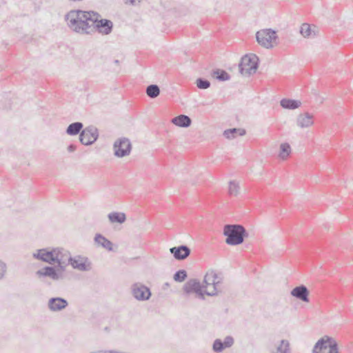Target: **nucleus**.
I'll list each match as a JSON object with an SVG mask.
<instances>
[{
    "label": "nucleus",
    "instance_id": "5701e85b",
    "mask_svg": "<svg viewBox=\"0 0 353 353\" xmlns=\"http://www.w3.org/2000/svg\"><path fill=\"white\" fill-rule=\"evenodd\" d=\"M108 218L112 223H123L126 221V215L124 212H112L108 214Z\"/></svg>",
    "mask_w": 353,
    "mask_h": 353
},
{
    "label": "nucleus",
    "instance_id": "58836bf2",
    "mask_svg": "<svg viewBox=\"0 0 353 353\" xmlns=\"http://www.w3.org/2000/svg\"><path fill=\"white\" fill-rule=\"evenodd\" d=\"M280 157H281V159H282L283 161H284V160H286V159H287V157H288V156L283 155V156H280Z\"/></svg>",
    "mask_w": 353,
    "mask_h": 353
},
{
    "label": "nucleus",
    "instance_id": "473e14b6",
    "mask_svg": "<svg viewBox=\"0 0 353 353\" xmlns=\"http://www.w3.org/2000/svg\"><path fill=\"white\" fill-rule=\"evenodd\" d=\"M8 272V265L5 261L0 259V281L3 280Z\"/></svg>",
    "mask_w": 353,
    "mask_h": 353
},
{
    "label": "nucleus",
    "instance_id": "c756f323",
    "mask_svg": "<svg viewBox=\"0 0 353 353\" xmlns=\"http://www.w3.org/2000/svg\"><path fill=\"white\" fill-rule=\"evenodd\" d=\"M213 77L219 81H225L230 79V74L223 70L216 69L213 72Z\"/></svg>",
    "mask_w": 353,
    "mask_h": 353
},
{
    "label": "nucleus",
    "instance_id": "e433bc0d",
    "mask_svg": "<svg viewBox=\"0 0 353 353\" xmlns=\"http://www.w3.org/2000/svg\"><path fill=\"white\" fill-rule=\"evenodd\" d=\"M198 179H199V176L196 178V179H191L190 180V183L192 185H196V184L199 183V181H198Z\"/></svg>",
    "mask_w": 353,
    "mask_h": 353
},
{
    "label": "nucleus",
    "instance_id": "6ab92c4d",
    "mask_svg": "<svg viewBox=\"0 0 353 353\" xmlns=\"http://www.w3.org/2000/svg\"><path fill=\"white\" fill-rule=\"evenodd\" d=\"M270 353H291L290 341L287 339L279 341L276 345L275 348L270 350Z\"/></svg>",
    "mask_w": 353,
    "mask_h": 353
},
{
    "label": "nucleus",
    "instance_id": "cd10ccee",
    "mask_svg": "<svg viewBox=\"0 0 353 353\" xmlns=\"http://www.w3.org/2000/svg\"><path fill=\"white\" fill-rule=\"evenodd\" d=\"M241 187L239 182L235 180L230 181L228 183V194L230 196H238L240 194Z\"/></svg>",
    "mask_w": 353,
    "mask_h": 353
},
{
    "label": "nucleus",
    "instance_id": "9d476101",
    "mask_svg": "<svg viewBox=\"0 0 353 353\" xmlns=\"http://www.w3.org/2000/svg\"><path fill=\"white\" fill-rule=\"evenodd\" d=\"M131 291L134 298L141 301L149 300L152 295L150 288L140 283H134Z\"/></svg>",
    "mask_w": 353,
    "mask_h": 353
},
{
    "label": "nucleus",
    "instance_id": "2eb2a0df",
    "mask_svg": "<svg viewBox=\"0 0 353 353\" xmlns=\"http://www.w3.org/2000/svg\"><path fill=\"white\" fill-rule=\"evenodd\" d=\"M290 294L303 302L308 303L310 301V292L304 285H300L293 288L290 292Z\"/></svg>",
    "mask_w": 353,
    "mask_h": 353
},
{
    "label": "nucleus",
    "instance_id": "a211bd4d",
    "mask_svg": "<svg viewBox=\"0 0 353 353\" xmlns=\"http://www.w3.org/2000/svg\"><path fill=\"white\" fill-rule=\"evenodd\" d=\"M94 242L98 247H101L108 251H112L113 243L101 234H96Z\"/></svg>",
    "mask_w": 353,
    "mask_h": 353
},
{
    "label": "nucleus",
    "instance_id": "4be33fe9",
    "mask_svg": "<svg viewBox=\"0 0 353 353\" xmlns=\"http://www.w3.org/2000/svg\"><path fill=\"white\" fill-rule=\"evenodd\" d=\"M280 105L284 109L295 110L301 105V102L296 99L284 98L280 101Z\"/></svg>",
    "mask_w": 353,
    "mask_h": 353
},
{
    "label": "nucleus",
    "instance_id": "39448f33",
    "mask_svg": "<svg viewBox=\"0 0 353 353\" xmlns=\"http://www.w3.org/2000/svg\"><path fill=\"white\" fill-rule=\"evenodd\" d=\"M259 59L254 54L244 55L239 64V72L244 76L254 74L259 68Z\"/></svg>",
    "mask_w": 353,
    "mask_h": 353
},
{
    "label": "nucleus",
    "instance_id": "f03ea898",
    "mask_svg": "<svg viewBox=\"0 0 353 353\" xmlns=\"http://www.w3.org/2000/svg\"><path fill=\"white\" fill-rule=\"evenodd\" d=\"M56 266H46L38 270L36 274L39 276L50 277L53 281H59L64 279V272L66 267L70 265L68 261V250L64 252V256L59 257L56 261Z\"/></svg>",
    "mask_w": 353,
    "mask_h": 353
},
{
    "label": "nucleus",
    "instance_id": "7ed1b4c3",
    "mask_svg": "<svg viewBox=\"0 0 353 353\" xmlns=\"http://www.w3.org/2000/svg\"><path fill=\"white\" fill-rule=\"evenodd\" d=\"M223 234L226 237L225 243L232 246L241 245L249 236L245 228L240 224L225 225Z\"/></svg>",
    "mask_w": 353,
    "mask_h": 353
},
{
    "label": "nucleus",
    "instance_id": "1a4fd4ad",
    "mask_svg": "<svg viewBox=\"0 0 353 353\" xmlns=\"http://www.w3.org/2000/svg\"><path fill=\"white\" fill-rule=\"evenodd\" d=\"M98 137V129L93 125H90L82 130L79 134V141L83 145H90L94 143Z\"/></svg>",
    "mask_w": 353,
    "mask_h": 353
},
{
    "label": "nucleus",
    "instance_id": "9b49d317",
    "mask_svg": "<svg viewBox=\"0 0 353 353\" xmlns=\"http://www.w3.org/2000/svg\"><path fill=\"white\" fill-rule=\"evenodd\" d=\"M114 154H130L132 150L130 141L125 137L119 138L113 145Z\"/></svg>",
    "mask_w": 353,
    "mask_h": 353
},
{
    "label": "nucleus",
    "instance_id": "2f4dec72",
    "mask_svg": "<svg viewBox=\"0 0 353 353\" xmlns=\"http://www.w3.org/2000/svg\"><path fill=\"white\" fill-rule=\"evenodd\" d=\"M196 84L199 89L202 90L207 89L210 86V82L204 78H198Z\"/></svg>",
    "mask_w": 353,
    "mask_h": 353
},
{
    "label": "nucleus",
    "instance_id": "20e7f679",
    "mask_svg": "<svg viewBox=\"0 0 353 353\" xmlns=\"http://www.w3.org/2000/svg\"><path fill=\"white\" fill-rule=\"evenodd\" d=\"M67 250L62 247H48L37 250L32 254L34 259L48 263L51 265H54L59 257L64 256V252Z\"/></svg>",
    "mask_w": 353,
    "mask_h": 353
},
{
    "label": "nucleus",
    "instance_id": "f257e3e1",
    "mask_svg": "<svg viewBox=\"0 0 353 353\" xmlns=\"http://www.w3.org/2000/svg\"><path fill=\"white\" fill-rule=\"evenodd\" d=\"M101 15L94 11L73 10L65 15V20L68 27L79 34H90V22L95 23L98 32L105 35L110 34L113 29V23L109 19H99Z\"/></svg>",
    "mask_w": 353,
    "mask_h": 353
},
{
    "label": "nucleus",
    "instance_id": "423d86ee",
    "mask_svg": "<svg viewBox=\"0 0 353 353\" xmlns=\"http://www.w3.org/2000/svg\"><path fill=\"white\" fill-rule=\"evenodd\" d=\"M312 353H339L337 342L329 336H324L315 343Z\"/></svg>",
    "mask_w": 353,
    "mask_h": 353
},
{
    "label": "nucleus",
    "instance_id": "aec40b11",
    "mask_svg": "<svg viewBox=\"0 0 353 353\" xmlns=\"http://www.w3.org/2000/svg\"><path fill=\"white\" fill-rule=\"evenodd\" d=\"M214 278L215 287H213L211 290H208V292H206V295L208 296H213L217 295L219 292H221V285L223 280V276L222 273H216L215 272Z\"/></svg>",
    "mask_w": 353,
    "mask_h": 353
},
{
    "label": "nucleus",
    "instance_id": "412c9836",
    "mask_svg": "<svg viewBox=\"0 0 353 353\" xmlns=\"http://www.w3.org/2000/svg\"><path fill=\"white\" fill-rule=\"evenodd\" d=\"M172 123L181 128H188L192 123L191 119L185 114H180L172 119Z\"/></svg>",
    "mask_w": 353,
    "mask_h": 353
},
{
    "label": "nucleus",
    "instance_id": "a19ab883",
    "mask_svg": "<svg viewBox=\"0 0 353 353\" xmlns=\"http://www.w3.org/2000/svg\"><path fill=\"white\" fill-rule=\"evenodd\" d=\"M114 62H115L116 63H119V61H118V60H115V61H114Z\"/></svg>",
    "mask_w": 353,
    "mask_h": 353
},
{
    "label": "nucleus",
    "instance_id": "0eeeda50",
    "mask_svg": "<svg viewBox=\"0 0 353 353\" xmlns=\"http://www.w3.org/2000/svg\"><path fill=\"white\" fill-rule=\"evenodd\" d=\"M183 291L185 296L194 293L201 300L205 299L208 290H203L202 283L196 279L188 280L183 286Z\"/></svg>",
    "mask_w": 353,
    "mask_h": 353
},
{
    "label": "nucleus",
    "instance_id": "f3484780",
    "mask_svg": "<svg viewBox=\"0 0 353 353\" xmlns=\"http://www.w3.org/2000/svg\"><path fill=\"white\" fill-rule=\"evenodd\" d=\"M313 123V115L308 112L300 114L297 117L296 125L301 128H308L312 125Z\"/></svg>",
    "mask_w": 353,
    "mask_h": 353
},
{
    "label": "nucleus",
    "instance_id": "f8f14e48",
    "mask_svg": "<svg viewBox=\"0 0 353 353\" xmlns=\"http://www.w3.org/2000/svg\"><path fill=\"white\" fill-rule=\"evenodd\" d=\"M68 261L69 264L72 265L74 269L80 270V271H88L90 270V263L87 264L88 261L87 258L82 257L81 256H77L75 257H72L70 254V252L68 251Z\"/></svg>",
    "mask_w": 353,
    "mask_h": 353
},
{
    "label": "nucleus",
    "instance_id": "a878e982",
    "mask_svg": "<svg viewBox=\"0 0 353 353\" xmlns=\"http://www.w3.org/2000/svg\"><path fill=\"white\" fill-rule=\"evenodd\" d=\"M214 276L215 271L214 270H210L205 274L203 279V283H202L203 286V290H207V288H208L211 285L212 286V288L215 287Z\"/></svg>",
    "mask_w": 353,
    "mask_h": 353
},
{
    "label": "nucleus",
    "instance_id": "bb28decb",
    "mask_svg": "<svg viewBox=\"0 0 353 353\" xmlns=\"http://www.w3.org/2000/svg\"><path fill=\"white\" fill-rule=\"evenodd\" d=\"M316 28L314 26L312 29V27L308 23H303L300 28V33L305 38L314 37L316 35V33L314 30Z\"/></svg>",
    "mask_w": 353,
    "mask_h": 353
},
{
    "label": "nucleus",
    "instance_id": "c85d7f7f",
    "mask_svg": "<svg viewBox=\"0 0 353 353\" xmlns=\"http://www.w3.org/2000/svg\"><path fill=\"white\" fill-rule=\"evenodd\" d=\"M146 94L151 99H154L159 95L160 88L157 85L151 84L146 88Z\"/></svg>",
    "mask_w": 353,
    "mask_h": 353
},
{
    "label": "nucleus",
    "instance_id": "ddd939ff",
    "mask_svg": "<svg viewBox=\"0 0 353 353\" xmlns=\"http://www.w3.org/2000/svg\"><path fill=\"white\" fill-rule=\"evenodd\" d=\"M234 343V339L232 336H227L224 341H222L220 339H216L214 341L212 344V350L215 353H221L225 349L232 347Z\"/></svg>",
    "mask_w": 353,
    "mask_h": 353
},
{
    "label": "nucleus",
    "instance_id": "6e6552de",
    "mask_svg": "<svg viewBox=\"0 0 353 353\" xmlns=\"http://www.w3.org/2000/svg\"><path fill=\"white\" fill-rule=\"evenodd\" d=\"M277 38L276 32L271 28L259 30L256 34L259 44L268 49L273 48L272 43H275Z\"/></svg>",
    "mask_w": 353,
    "mask_h": 353
},
{
    "label": "nucleus",
    "instance_id": "c9c22d12",
    "mask_svg": "<svg viewBox=\"0 0 353 353\" xmlns=\"http://www.w3.org/2000/svg\"><path fill=\"white\" fill-rule=\"evenodd\" d=\"M76 150V145H74V144H70L68 146L67 148V151L69 152V153H72V152H74Z\"/></svg>",
    "mask_w": 353,
    "mask_h": 353
},
{
    "label": "nucleus",
    "instance_id": "4468645a",
    "mask_svg": "<svg viewBox=\"0 0 353 353\" xmlns=\"http://www.w3.org/2000/svg\"><path fill=\"white\" fill-rule=\"evenodd\" d=\"M170 252L176 260L183 261L190 256L191 250L188 245H181L170 248Z\"/></svg>",
    "mask_w": 353,
    "mask_h": 353
},
{
    "label": "nucleus",
    "instance_id": "b1692460",
    "mask_svg": "<svg viewBox=\"0 0 353 353\" xmlns=\"http://www.w3.org/2000/svg\"><path fill=\"white\" fill-rule=\"evenodd\" d=\"M245 130L242 128H230L223 132V135L228 139H232L237 137H241L245 134Z\"/></svg>",
    "mask_w": 353,
    "mask_h": 353
},
{
    "label": "nucleus",
    "instance_id": "393cba45",
    "mask_svg": "<svg viewBox=\"0 0 353 353\" xmlns=\"http://www.w3.org/2000/svg\"><path fill=\"white\" fill-rule=\"evenodd\" d=\"M83 128V124L81 122L77 121L70 123L68 126L65 132L68 135L74 136L78 134H80L82 131Z\"/></svg>",
    "mask_w": 353,
    "mask_h": 353
},
{
    "label": "nucleus",
    "instance_id": "72a5a7b5",
    "mask_svg": "<svg viewBox=\"0 0 353 353\" xmlns=\"http://www.w3.org/2000/svg\"><path fill=\"white\" fill-rule=\"evenodd\" d=\"M281 153L279 154H282V153H286V154H290L291 152V147L289 143H283L280 145Z\"/></svg>",
    "mask_w": 353,
    "mask_h": 353
},
{
    "label": "nucleus",
    "instance_id": "ea45409f",
    "mask_svg": "<svg viewBox=\"0 0 353 353\" xmlns=\"http://www.w3.org/2000/svg\"><path fill=\"white\" fill-rule=\"evenodd\" d=\"M169 286H170L169 283H165L164 284L163 289H165V288H166V287H169Z\"/></svg>",
    "mask_w": 353,
    "mask_h": 353
},
{
    "label": "nucleus",
    "instance_id": "dca6fc26",
    "mask_svg": "<svg viewBox=\"0 0 353 353\" xmlns=\"http://www.w3.org/2000/svg\"><path fill=\"white\" fill-rule=\"evenodd\" d=\"M68 305V301L61 297H52L49 299L48 306L52 312H59Z\"/></svg>",
    "mask_w": 353,
    "mask_h": 353
},
{
    "label": "nucleus",
    "instance_id": "f704fd0d",
    "mask_svg": "<svg viewBox=\"0 0 353 353\" xmlns=\"http://www.w3.org/2000/svg\"><path fill=\"white\" fill-rule=\"evenodd\" d=\"M141 0H123L125 4H130L132 6H135L141 2Z\"/></svg>",
    "mask_w": 353,
    "mask_h": 353
},
{
    "label": "nucleus",
    "instance_id": "4c0bfd02",
    "mask_svg": "<svg viewBox=\"0 0 353 353\" xmlns=\"http://www.w3.org/2000/svg\"><path fill=\"white\" fill-rule=\"evenodd\" d=\"M91 353H117V352H114V351H97V352H93Z\"/></svg>",
    "mask_w": 353,
    "mask_h": 353
},
{
    "label": "nucleus",
    "instance_id": "7c9ffc66",
    "mask_svg": "<svg viewBox=\"0 0 353 353\" xmlns=\"http://www.w3.org/2000/svg\"><path fill=\"white\" fill-rule=\"evenodd\" d=\"M188 277V273L185 270H179L176 271L173 275V279L176 282L181 283L184 281Z\"/></svg>",
    "mask_w": 353,
    "mask_h": 353
}]
</instances>
